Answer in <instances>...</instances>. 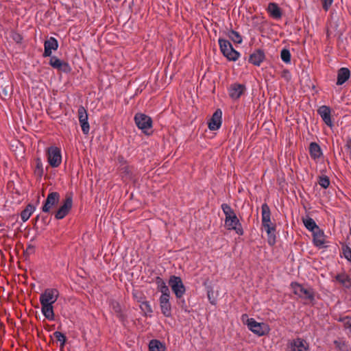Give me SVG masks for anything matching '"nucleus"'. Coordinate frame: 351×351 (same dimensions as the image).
I'll return each mask as SVG.
<instances>
[{"label": "nucleus", "instance_id": "nucleus-1", "mask_svg": "<svg viewBox=\"0 0 351 351\" xmlns=\"http://www.w3.org/2000/svg\"><path fill=\"white\" fill-rule=\"evenodd\" d=\"M58 297L59 291L55 288L46 289L40 295L42 314L49 321H53L55 319L53 304Z\"/></svg>", "mask_w": 351, "mask_h": 351}, {"label": "nucleus", "instance_id": "nucleus-2", "mask_svg": "<svg viewBox=\"0 0 351 351\" xmlns=\"http://www.w3.org/2000/svg\"><path fill=\"white\" fill-rule=\"evenodd\" d=\"M221 208L225 215V228L228 230H234L238 235H243L244 234V231L234 210L229 204L226 203L222 204Z\"/></svg>", "mask_w": 351, "mask_h": 351}, {"label": "nucleus", "instance_id": "nucleus-3", "mask_svg": "<svg viewBox=\"0 0 351 351\" xmlns=\"http://www.w3.org/2000/svg\"><path fill=\"white\" fill-rule=\"evenodd\" d=\"M262 226L267 234V241L270 245H274L276 243V227L271 221V212L269 206L267 204H262Z\"/></svg>", "mask_w": 351, "mask_h": 351}, {"label": "nucleus", "instance_id": "nucleus-4", "mask_svg": "<svg viewBox=\"0 0 351 351\" xmlns=\"http://www.w3.org/2000/svg\"><path fill=\"white\" fill-rule=\"evenodd\" d=\"M218 43L221 53L228 60L236 61L239 59L240 53L233 48L230 41L219 38Z\"/></svg>", "mask_w": 351, "mask_h": 351}, {"label": "nucleus", "instance_id": "nucleus-5", "mask_svg": "<svg viewBox=\"0 0 351 351\" xmlns=\"http://www.w3.org/2000/svg\"><path fill=\"white\" fill-rule=\"evenodd\" d=\"M134 121L138 129L149 135L152 133L153 121L150 117L143 113H136L134 116Z\"/></svg>", "mask_w": 351, "mask_h": 351}, {"label": "nucleus", "instance_id": "nucleus-6", "mask_svg": "<svg viewBox=\"0 0 351 351\" xmlns=\"http://www.w3.org/2000/svg\"><path fill=\"white\" fill-rule=\"evenodd\" d=\"M246 324L250 331L259 337L266 335L270 330L268 324L258 322L254 318H248Z\"/></svg>", "mask_w": 351, "mask_h": 351}, {"label": "nucleus", "instance_id": "nucleus-7", "mask_svg": "<svg viewBox=\"0 0 351 351\" xmlns=\"http://www.w3.org/2000/svg\"><path fill=\"white\" fill-rule=\"evenodd\" d=\"M291 287L295 295L303 300H307L313 302L315 299L314 293L312 289L305 288L302 285L293 282L291 284Z\"/></svg>", "mask_w": 351, "mask_h": 351}, {"label": "nucleus", "instance_id": "nucleus-8", "mask_svg": "<svg viewBox=\"0 0 351 351\" xmlns=\"http://www.w3.org/2000/svg\"><path fill=\"white\" fill-rule=\"evenodd\" d=\"M47 161L53 168L58 167L62 162L61 149L56 146H51L47 149Z\"/></svg>", "mask_w": 351, "mask_h": 351}, {"label": "nucleus", "instance_id": "nucleus-9", "mask_svg": "<svg viewBox=\"0 0 351 351\" xmlns=\"http://www.w3.org/2000/svg\"><path fill=\"white\" fill-rule=\"evenodd\" d=\"M169 284L176 298L181 299L186 292V288L181 278L176 276H171Z\"/></svg>", "mask_w": 351, "mask_h": 351}, {"label": "nucleus", "instance_id": "nucleus-10", "mask_svg": "<svg viewBox=\"0 0 351 351\" xmlns=\"http://www.w3.org/2000/svg\"><path fill=\"white\" fill-rule=\"evenodd\" d=\"M286 351H309V345L305 339L297 337L288 341Z\"/></svg>", "mask_w": 351, "mask_h": 351}, {"label": "nucleus", "instance_id": "nucleus-11", "mask_svg": "<svg viewBox=\"0 0 351 351\" xmlns=\"http://www.w3.org/2000/svg\"><path fill=\"white\" fill-rule=\"evenodd\" d=\"M73 206V197L72 196H67L62 202V205L59 207L55 213V218L56 219H62L70 212Z\"/></svg>", "mask_w": 351, "mask_h": 351}, {"label": "nucleus", "instance_id": "nucleus-12", "mask_svg": "<svg viewBox=\"0 0 351 351\" xmlns=\"http://www.w3.org/2000/svg\"><path fill=\"white\" fill-rule=\"evenodd\" d=\"M49 63L53 69L61 72L69 73L71 71V67L68 62L60 60L55 56H51Z\"/></svg>", "mask_w": 351, "mask_h": 351}, {"label": "nucleus", "instance_id": "nucleus-13", "mask_svg": "<svg viewBox=\"0 0 351 351\" xmlns=\"http://www.w3.org/2000/svg\"><path fill=\"white\" fill-rule=\"evenodd\" d=\"M60 195L58 192H51L48 194L47 199L42 207V211L49 213L51 209L59 202Z\"/></svg>", "mask_w": 351, "mask_h": 351}, {"label": "nucleus", "instance_id": "nucleus-14", "mask_svg": "<svg viewBox=\"0 0 351 351\" xmlns=\"http://www.w3.org/2000/svg\"><path fill=\"white\" fill-rule=\"evenodd\" d=\"M78 118L82 132L84 134H88L90 131L88 113L85 108L82 106L78 108Z\"/></svg>", "mask_w": 351, "mask_h": 351}, {"label": "nucleus", "instance_id": "nucleus-15", "mask_svg": "<svg viewBox=\"0 0 351 351\" xmlns=\"http://www.w3.org/2000/svg\"><path fill=\"white\" fill-rule=\"evenodd\" d=\"M58 42L54 37H50L44 43L43 57H50L52 56L53 51H56L58 48Z\"/></svg>", "mask_w": 351, "mask_h": 351}, {"label": "nucleus", "instance_id": "nucleus-16", "mask_svg": "<svg viewBox=\"0 0 351 351\" xmlns=\"http://www.w3.org/2000/svg\"><path fill=\"white\" fill-rule=\"evenodd\" d=\"M222 124V111L221 109H217L213 114L212 117L208 121V128L210 130H219Z\"/></svg>", "mask_w": 351, "mask_h": 351}, {"label": "nucleus", "instance_id": "nucleus-17", "mask_svg": "<svg viewBox=\"0 0 351 351\" xmlns=\"http://www.w3.org/2000/svg\"><path fill=\"white\" fill-rule=\"evenodd\" d=\"M245 89L246 87L244 84L238 83L233 84L228 89L229 96L232 99L237 100L243 95Z\"/></svg>", "mask_w": 351, "mask_h": 351}, {"label": "nucleus", "instance_id": "nucleus-18", "mask_svg": "<svg viewBox=\"0 0 351 351\" xmlns=\"http://www.w3.org/2000/svg\"><path fill=\"white\" fill-rule=\"evenodd\" d=\"M317 113L328 126H333L331 119V110L328 106L325 105L320 106L317 110Z\"/></svg>", "mask_w": 351, "mask_h": 351}, {"label": "nucleus", "instance_id": "nucleus-19", "mask_svg": "<svg viewBox=\"0 0 351 351\" xmlns=\"http://www.w3.org/2000/svg\"><path fill=\"white\" fill-rule=\"evenodd\" d=\"M159 304L162 314L166 317H171V304L170 297H160Z\"/></svg>", "mask_w": 351, "mask_h": 351}, {"label": "nucleus", "instance_id": "nucleus-20", "mask_svg": "<svg viewBox=\"0 0 351 351\" xmlns=\"http://www.w3.org/2000/svg\"><path fill=\"white\" fill-rule=\"evenodd\" d=\"M265 58V55L262 49H256L255 50L249 57V62L256 66H259L264 61Z\"/></svg>", "mask_w": 351, "mask_h": 351}, {"label": "nucleus", "instance_id": "nucleus-21", "mask_svg": "<svg viewBox=\"0 0 351 351\" xmlns=\"http://www.w3.org/2000/svg\"><path fill=\"white\" fill-rule=\"evenodd\" d=\"M313 244L319 247L322 248L325 247V234L324 231L319 228L318 230L312 232Z\"/></svg>", "mask_w": 351, "mask_h": 351}, {"label": "nucleus", "instance_id": "nucleus-22", "mask_svg": "<svg viewBox=\"0 0 351 351\" xmlns=\"http://www.w3.org/2000/svg\"><path fill=\"white\" fill-rule=\"evenodd\" d=\"M350 77V71L346 67H342L337 71V86L343 84Z\"/></svg>", "mask_w": 351, "mask_h": 351}, {"label": "nucleus", "instance_id": "nucleus-23", "mask_svg": "<svg viewBox=\"0 0 351 351\" xmlns=\"http://www.w3.org/2000/svg\"><path fill=\"white\" fill-rule=\"evenodd\" d=\"M335 281L339 282L346 289L351 288V277L345 272H341L336 275Z\"/></svg>", "mask_w": 351, "mask_h": 351}, {"label": "nucleus", "instance_id": "nucleus-24", "mask_svg": "<svg viewBox=\"0 0 351 351\" xmlns=\"http://www.w3.org/2000/svg\"><path fill=\"white\" fill-rule=\"evenodd\" d=\"M267 12L270 16L274 19H280L282 17V11L276 3L271 2L269 3Z\"/></svg>", "mask_w": 351, "mask_h": 351}, {"label": "nucleus", "instance_id": "nucleus-25", "mask_svg": "<svg viewBox=\"0 0 351 351\" xmlns=\"http://www.w3.org/2000/svg\"><path fill=\"white\" fill-rule=\"evenodd\" d=\"M309 153L314 160L319 159L322 156V151L320 146L315 142H312L309 145Z\"/></svg>", "mask_w": 351, "mask_h": 351}, {"label": "nucleus", "instance_id": "nucleus-26", "mask_svg": "<svg viewBox=\"0 0 351 351\" xmlns=\"http://www.w3.org/2000/svg\"><path fill=\"white\" fill-rule=\"evenodd\" d=\"M158 289L161 293L160 297H170V291L166 282L161 278L158 277L156 280Z\"/></svg>", "mask_w": 351, "mask_h": 351}, {"label": "nucleus", "instance_id": "nucleus-27", "mask_svg": "<svg viewBox=\"0 0 351 351\" xmlns=\"http://www.w3.org/2000/svg\"><path fill=\"white\" fill-rule=\"evenodd\" d=\"M36 210V206L29 204L21 213V218L23 222L27 221Z\"/></svg>", "mask_w": 351, "mask_h": 351}, {"label": "nucleus", "instance_id": "nucleus-28", "mask_svg": "<svg viewBox=\"0 0 351 351\" xmlns=\"http://www.w3.org/2000/svg\"><path fill=\"white\" fill-rule=\"evenodd\" d=\"M302 221L305 228L311 232H315V230H318V228H319V227L317 225L314 219L310 217H306V218H304Z\"/></svg>", "mask_w": 351, "mask_h": 351}, {"label": "nucleus", "instance_id": "nucleus-29", "mask_svg": "<svg viewBox=\"0 0 351 351\" xmlns=\"http://www.w3.org/2000/svg\"><path fill=\"white\" fill-rule=\"evenodd\" d=\"M149 351H165V346L157 339H152L149 343Z\"/></svg>", "mask_w": 351, "mask_h": 351}, {"label": "nucleus", "instance_id": "nucleus-30", "mask_svg": "<svg viewBox=\"0 0 351 351\" xmlns=\"http://www.w3.org/2000/svg\"><path fill=\"white\" fill-rule=\"evenodd\" d=\"M334 344L339 351H350L351 350V346L348 342L342 339L335 340Z\"/></svg>", "mask_w": 351, "mask_h": 351}, {"label": "nucleus", "instance_id": "nucleus-31", "mask_svg": "<svg viewBox=\"0 0 351 351\" xmlns=\"http://www.w3.org/2000/svg\"><path fill=\"white\" fill-rule=\"evenodd\" d=\"M339 322H342L343 329L348 337H351V317L346 316L340 317Z\"/></svg>", "mask_w": 351, "mask_h": 351}, {"label": "nucleus", "instance_id": "nucleus-32", "mask_svg": "<svg viewBox=\"0 0 351 351\" xmlns=\"http://www.w3.org/2000/svg\"><path fill=\"white\" fill-rule=\"evenodd\" d=\"M140 308L143 314L146 316H152V313L153 312L152 308L147 301H143L140 304Z\"/></svg>", "mask_w": 351, "mask_h": 351}, {"label": "nucleus", "instance_id": "nucleus-33", "mask_svg": "<svg viewBox=\"0 0 351 351\" xmlns=\"http://www.w3.org/2000/svg\"><path fill=\"white\" fill-rule=\"evenodd\" d=\"M228 36L229 38L232 40L234 43L237 44H241L243 42V38L241 35L234 30H230L228 33Z\"/></svg>", "mask_w": 351, "mask_h": 351}, {"label": "nucleus", "instance_id": "nucleus-34", "mask_svg": "<svg viewBox=\"0 0 351 351\" xmlns=\"http://www.w3.org/2000/svg\"><path fill=\"white\" fill-rule=\"evenodd\" d=\"M291 53L290 51L287 49H282L280 51V58L281 60L286 64L291 63Z\"/></svg>", "mask_w": 351, "mask_h": 351}, {"label": "nucleus", "instance_id": "nucleus-35", "mask_svg": "<svg viewBox=\"0 0 351 351\" xmlns=\"http://www.w3.org/2000/svg\"><path fill=\"white\" fill-rule=\"evenodd\" d=\"M35 173L41 177L43 175V165L40 158H38L36 160Z\"/></svg>", "mask_w": 351, "mask_h": 351}, {"label": "nucleus", "instance_id": "nucleus-36", "mask_svg": "<svg viewBox=\"0 0 351 351\" xmlns=\"http://www.w3.org/2000/svg\"><path fill=\"white\" fill-rule=\"evenodd\" d=\"M53 336L56 338L57 341L60 342V346L64 347L66 341V336L59 331L54 332Z\"/></svg>", "mask_w": 351, "mask_h": 351}, {"label": "nucleus", "instance_id": "nucleus-37", "mask_svg": "<svg viewBox=\"0 0 351 351\" xmlns=\"http://www.w3.org/2000/svg\"><path fill=\"white\" fill-rule=\"evenodd\" d=\"M318 183L323 189H327L330 185V179L327 176H322L319 177Z\"/></svg>", "mask_w": 351, "mask_h": 351}, {"label": "nucleus", "instance_id": "nucleus-38", "mask_svg": "<svg viewBox=\"0 0 351 351\" xmlns=\"http://www.w3.org/2000/svg\"><path fill=\"white\" fill-rule=\"evenodd\" d=\"M207 296L208 299L210 304L215 305L216 304V298L214 297V291L212 287H209L207 289Z\"/></svg>", "mask_w": 351, "mask_h": 351}, {"label": "nucleus", "instance_id": "nucleus-39", "mask_svg": "<svg viewBox=\"0 0 351 351\" xmlns=\"http://www.w3.org/2000/svg\"><path fill=\"white\" fill-rule=\"evenodd\" d=\"M343 254L344 258L351 263V249L348 246L343 247Z\"/></svg>", "mask_w": 351, "mask_h": 351}, {"label": "nucleus", "instance_id": "nucleus-40", "mask_svg": "<svg viewBox=\"0 0 351 351\" xmlns=\"http://www.w3.org/2000/svg\"><path fill=\"white\" fill-rule=\"evenodd\" d=\"M321 1L322 3L323 9L325 11H328L332 5L334 0H321Z\"/></svg>", "mask_w": 351, "mask_h": 351}, {"label": "nucleus", "instance_id": "nucleus-41", "mask_svg": "<svg viewBox=\"0 0 351 351\" xmlns=\"http://www.w3.org/2000/svg\"><path fill=\"white\" fill-rule=\"evenodd\" d=\"M180 301H179V304L180 305L181 308L185 311V312H188V309H187V306H186V301L184 299H183L182 298L181 299H179Z\"/></svg>", "mask_w": 351, "mask_h": 351}, {"label": "nucleus", "instance_id": "nucleus-42", "mask_svg": "<svg viewBox=\"0 0 351 351\" xmlns=\"http://www.w3.org/2000/svg\"><path fill=\"white\" fill-rule=\"evenodd\" d=\"M282 77L287 80H290L291 73H290L289 71L287 69H285L282 73Z\"/></svg>", "mask_w": 351, "mask_h": 351}, {"label": "nucleus", "instance_id": "nucleus-43", "mask_svg": "<svg viewBox=\"0 0 351 351\" xmlns=\"http://www.w3.org/2000/svg\"><path fill=\"white\" fill-rule=\"evenodd\" d=\"M27 250L32 251L33 250V247L29 246V247L27 249Z\"/></svg>", "mask_w": 351, "mask_h": 351}, {"label": "nucleus", "instance_id": "nucleus-44", "mask_svg": "<svg viewBox=\"0 0 351 351\" xmlns=\"http://www.w3.org/2000/svg\"><path fill=\"white\" fill-rule=\"evenodd\" d=\"M124 161V158L123 157L119 158V162H123Z\"/></svg>", "mask_w": 351, "mask_h": 351}, {"label": "nucleus", "instance_id": "nucleus-45", "mask_svg": "<svg viewBox=\"0 0 351 351\" xmlns=\"http://www.w3.org/2000/svg\"><path fill=\"white\" fill-rule=\"evenodd\" d=\"M114 308H116V309H115V311H118L117 309H118L119 308H118V307H116V306H114Z\"/></svg>", "mask_w": 351, "mask_h": 351}, {"label": "nucleus", "instance_id": "nucleus-46", "mask_svg": "<svg viewBox=\"0 0 351 351\" xmlns=\"http://www.w3.org/2000/svg\"><path fill=\"white\" fill-rule=\"evenodd\" d=\"M114 308H116V309H115V311H118L117 309H118L119 308H118V307H116V306H114Z\"/></svg>", "mask_w": 351, "mask_h": 351}, {"label": "nucleus", "instance_id": "nucleus-47", "mask_svg": "<svg viewBox=\"0 0 351 351\" xmlns=\"http://www.w3.org/2000/svg\"><path fill=\"white\" fill-rule=\"evenodd\" d=\"M114 308H116V309H115V311H118L117 309H118L119 308H118V307H116V306H114Z\"/></svg>", "mask_w": 351, "mask_h": 351}, {"label": "nucleus", "instance_id": "nucleus-48", "mask_svg": "<svg viewBox=\"0 0 351 351\" xmlns=\"http://www.w3.org/2000/svg\"><path fill=\"white\" fill-rule=\"evenodd\" d=\"M117 307L119 308V305L118 303H117Z\"/></svg>", "mask_w": 351, "mask_h": 351}]
</instances>
